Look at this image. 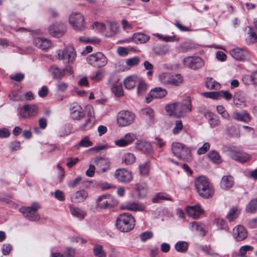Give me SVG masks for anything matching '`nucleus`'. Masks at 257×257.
<instances>
[{
  "label": "nucleus",
  "instance_id": "obj_15",
  "mask_svg": "<svg viewBox=\"0 0 257 257\" xmlns=\"http://www.w3.org/2000/svg\"><path fill=\"white\" fill-rule=\"evenodd\" d=\"M69 111L70 117L73 120H80L84 117L85 115L83 108L77 103L71 104Z\"/></svg>",
  "mask_w": 257,
  "mask_h": 257
},
{
  "label": "nucleus",
  "instance_id": "obj_48",
  "mask_svg": "<svg viewBox=\"0 0 257 257\" xmlns=\"http://www.w3.org/2000/svg\"><path fill=\"white\" fill-rule=\"evenodd\" d=\"M104 76V71L102 70H98L96 72L92 73L90 76V78L92 80L95 82H98L103 78Z\"/></svg>",
  "mask_w": 257,
  "mask_h": 257
},
{
  "label": "nucleus",
  "instance_id": "obj_41",
  "mask_svg": "<svg viewBox=\"0 0 257 257\" xmlns=\"http://www.w3.org/2000/svg\"><path fill=\"white\" fill-rule=\"evenodd\" d=\"M188 247V243L184 241H178L175 245V249L179 252H185Z\"/></svg>",
  "mask_w": 257,
  "mask_h": 257
},
{
  "label": "nucleus",
  "instance_id": "obj_29",
  "mask_svg": "<svg viewBox=\"0 0 257 257\" xmlns=\"http://www.w3.org/2000/svg\"><path fill=\"white\" fill-rule=\"evenodd\" d=\"M124 208L131 211H143L145 209V206L142 203L128 202L126 203Z\"/></svg>",
  "mask_w": 257,
  "mask_h": 257
},
{
  "label": "nucleus",
  "instance_id": "obj_31",
  "mask_svg": "<svg viewBox=\"0 0 257 257\" xmlns=\"http://www.w3.org/2000/svg\"><path fill=\"white\" fill-rule=\"evenodd\" d=\"M191 224L192 231H196L202 236L205 234V225L203 224L196 221H193Z\"/></svg>",
  "mask_w": 257,
  "mask_h": 257
},
{
  "label": "nucleus",
  "instance_id": "obj_2",
  "mask_svg": "<svg viewBox=\"0 0 257 257\" xmlns=\"http://www.w3.org/2000/svg\"><path fill=\"white\" fill-rule=\"evenodd\" d=\"M115 225L121 232H127L132 230L135 225V220L129 213L120 214L116 218Z\"/></svg>",
  "mask_w": 257,
  "mask_h": 257
},
{
  "label": "nucleus",
  "instance_id": "obj_18",
  "mask_svg": "<svg viewBox=\"0 0 257 257\" xmlns=\"http://www.w3.org/2000/svg\"><path fill=\"white\" fill-rule=\"evenodd\" d=\"M232 236L235 241H242L247 237V230L242 225H237L233 229Z\"/></svg>",
  "mask_w": 257,
  "mask_h": 257
},
{
  "label": "nucleus",
  "instance_id": "obj_43",
  "mask_svg": "<svg viewBox=\"0 0 257 257\" xmlns=\"http://www.w3.org/2000/svg\"><path fill=\"white\" fill-rule=\"evenodd\" d=\"M148 85L145 82L141 79L138 82L137 94L138 95H143L145 94L147 91Z\"/></svg>",
  "mask_w": 257,
  "mask_h": 257
},
{
  "label": "nucleus",
  "instance_id": "obj_3",
  "mask_svg": "<svg viewBox=\"0 0 257 257\" xmlns=\"http://www.w3.org/2000/svg\"><path fill=\"white\" fill-rule=\"evenodd\" d=\"M165 109L171 115L184 116L188 112L191 111V103L189 101L185 104L181 102L173 103L167 104Z\"/></svg>",
  "mask_w": 257,
  "mask_h": 257
},
{
  "label": "nucleus",
  "instance_id": "obj_61",
  "mask_svg": "<svg viewBox=\"0 0 257 257\" xmlns=\"http://www.w3.org/2000/svg\"><path fill=\"white\" fill-rule=\"evenodd\" d=\"M244 99L243 97H239L237 94H235L233 98V103L237 107H241L244 105Z\"/></svg>",
  "mask_w": 257,
  "mask_h": 257
},
{
  "label": "nucleus",
  "instance_id": "obj_28",
  "mask_svg": "<svg viewBox=\"0 0 257 257\" xmlns=\"http://www.w3.org/2000/svg\"><path fill=\"white\" fill-rule=\"evenodd\" d=\"M131 39L137 44H143L149 40L150 37L142 33H136L134 34Z\"/></svg>",
  "mask_w": 257,
  "mask_h": 257
},
{
  "label": "nucleus",
  "instance_id": "obj_52",
  "mask_svg": "<svg viewBox=\"0 0 257 257\" xmlns=\"http://www.w3.org/2000/svg\"><path fill=\"white\" fill-rule=\"evenodd\" d=\"M150 169L149 161H145L141 163L139 166L140 174L141 175H147L148 174Z\"/></svg>",
  "mask_w": 257,
  "mask_h": 257
},
{
  "label": "nucleus",
  "instance_id": "obj_17",
  "mask_svg": "<svg viewBox=\"0 0 257 257\" xmlns=\"http://www.w3.org/2000/svg\"><path fill=\"white\" fill-rule=\"evenodd\" d=\"M230 55L235 60L246 61L249 59L248 52L243 48H236L229 51Z\"/></svg>",
  "mask_w": 257,
  "mask_h": 257
},
{
  "label": "nucleus",
  "instance_id": "obj_47",
  "mask_svg": "<svg viewBox=\"0 0 257 257\" xmlns=\"http://www.w3.org/2000/svg\"><path fill=\"white\" fill-rule=\"evenodd\" d=\"M138 195L140 198H143L147 194V187L145 184L140 183L137 185Z\"/></svg>",
  "mask_w": 257,
  "mask_h": 257
},
{
  "label": "nucleus",
  "instance_id": "obj_4",
  "mask_svg": "<svg viewBox=\"0 0 257 257\" xmlns=\"http://www.w3.org/2000/svg\"><path fill=\"white\" fill-rule=\"evenodd\" d=\"M57 58L62 60L64 63H72L76 59V53L72 46H67L63 49L57 51Z\"/></svg>",
  "mask_w": 257,
  "mask_h": 257
},
{
  "label": "nucleus",
  "instance_id": "obj_22",
  "mask_svg": "<svg viewBox=\"0 0 257 257\" xmlns=\"http://www.w3.org/2000/svg\"><path fill=\"white\" fill-rule=\"evenodd\" d=\"M88 194L86 191L82 189L76 191L70 196V201L74 203L84 202L88 197Z\"/></svg>",
  "mask_w": 257,
  "mask_h": 257
},
{
  "label": "nucleus",
  "instance_id": "obj_36",
  "mask_svg": "<svg viewBox=\"0 0 257 257\" xmlns=\"http://www.w3.org/2000/svg\"><path fill=\"white\" fill-rule=\"evenodd\" d=\"M183 81V77L180 74H176L174 76H171L168 85L178 86L182 83Z\"/></svg>",
  "mask_w": 257,
  "mask_h": 257
},
{
  "label": "nucleus",
  "instance_id": "obj_39",
  "mask_svg": "<svg viewBox=\"0 0 257 257\" xmlns=\"http://www.w3.org/2000/svg\"><path fill=\"white\" fill-rule=\"evenodd\" d=\"M153 51L157 55H164L168 52L169 48L166 45L158 44L153 48Z\"/></svg>",
  "mask_w": 257,
  "mask_h": 257
},
{
  "label": "nucleus",
  "instance_id": "obj_14",
  "mask_svg": "<svg viewBox=\"0 0 257 257\" xmlns=\"http://www.w3.org/2000/svg\"><path fill=\"white\" fill-rule=\"evenodd\" d=\"M66 31L65 26L62 23L56 22L50 26L48 29L49 34L53 37H60Z\"/></svg>",
  "mask_w": 257,
  "mask_h": 257
},
{
  "label": "nucleus",
  "instance_id": "obj_53",
  "mask_svg": "<svg viewBox=\"0 0 257 257\" xmlns=\"http://www.w3.org/2000/svg\"><path fill=\"white\" fill-rule=\"evenodd\" d=\"M208 157L214 163L219 164L221 162L219 154L216 151H212L208 154Z\"/></svg>",
  "mask_w": 257,
  "mask_h": 257
},
{
  "label": "nucleus",
  "instance_id": "obj_44",
  "mask_svg": "<svg viewBox=\"0 0 257 257\" xmlns=\"http://www.w3.org/2000/svg\"><path fill=\"white\" fill-rule=\"evenodd\" d=\"M93 252L95 256L96 257H106V253L103 250L102 245L99 244H96L93 248Z\"/></svg>",
  "mask_w": 257,
  "mask_h": 257
},
{
  "label": "nucleus",
  "instance_id": "obj_45",
  "mask_svg": "<svg viewBox=\"0 0 257 257\" xmlns=\"http://www.w3.org/2000/svg\"><path fill=\"white\" fill-rule=\"evenodd\" d=\"M206 86L210 89L217 90L220 88V84L212 78H207L205 81Z\"/></svg>",
  "mask_w": 257,
  "mask_h": 257
},
{
  "label": "nucleus",
  "instance_id": "obj_13",
  "mask_svg": "<svg viewBox=\"0 0 257 257\" xmlns=\"http://www.w3.org/2000/svg\"><path fill=\"white\" fill-rule=\"evenodd\" d=\"M114 177L117 180L121 183H128L133 179L131 172L125 169H118L114 173Z\"/></svg>",
  "mask_w": 257,
  "mask_h": 257
},
{
  "label": "nucleus",
  "instance_id": "obj_60",
  "mask_svg": "<svg viewBox=\"0 0 257 257\" xmlns=\"http://www.w3.org/2000/svg\"><path fill=\"white\" fill-rule=\"evenodd\" d=\"M191 49V47L189 43H184L181 44L177 48V51L179 53H186Z\"/></svg>",
  "mask_w": 257,
  "mask_h": 257
},
{
  "label": "nucleus",
  "instance_id": "obj_11",
  "mask_svg": "<svg viewBox=\"0 0 257 257\" xmlns=\"http://www.w3.org/2000/svg\"><path fill=\"white\" fill-rule=\"evenodd\" d=\"M230 156L234 160L241 163H245L251 159V156L244 152H237L234 147H229Z\"/></svg>",
  "mask_w": 257,
  "mask_h": 257
},
{
  "label": "nucleus",
  "instance_id": "obj_64",
  "mask_svg": "<svg viewBox=\"0 0 257 257\" xmlns=\"http://www.w3.org/2000/svg\"><path fill=\"white\" fill-rule=\"evenodd\" d=\"M183 125L181 120H177L175 122V125L173 129V133L174 134H178L183 128Z\"/></svg>",
  "mask_w": 257,
  "mask_h": 257
},
{
  "label": "nucleus",
  "instance_id": "obj_9",
  "mask_svg": "<svg viewBox=\"0 0 257 257\" xmlns=\"http://www.w3.org/2000/svg\"><path fill=\"white\" fill-rule=\"evenodd\" d=\"M38 111V107L37 105L27 104L20 109L19 114L23 118L29 119L36 116Z\"/></svg>",
  "mask_w": 257,
  "mask_h": 257
},
{
  "label": "nucleus",
  "instance_id": "obj_7",
  "mask_svg": "<svg viewBox=\"0 0 257 257\" xmlns=\"http://www.w3.org/2000/svg\"><path fill=\"white\" fill-rule=\"evenodd\" d=\"M86 60L90 65L96 67L104 66L107 63L106 57L101 52L90 54L87 57Z\"/></svg>",
  "mask_w": 257,
  "mask_h": 257
},
{
  "label": "nucleus",
  "instance_id": "obj_33",
  "mask_svg": "<svg viewBox=\"0 0 257 257\" xmlns=\"http://www.w3.org/2000/svg\"><path fill=\"white\" fill-rule=\"evenodd\" d=\"M240 209L236 206L231 208L226 215V218L230 221H232L235 219L240 213Z\"/></svg>",
  "mask_w": 257,
  "mask_h": 257
},
{
  "label": "nucleus",
  "instance_id": "obj_32",
  "mask_svg": "<svg viewBox=\"0 0 257 257\" xmlns=\"http://www.w3.org/2000/svg\"><path fill=\"white\" fill-rule=\"evenodd\" d=\"M49 70L54 78L61 79L65 75V70L61 69L57 66H52Z\"/></svg>",
  "mask_w": 257,
  "mask_h": 257
},
{
  "label": "nucleus",
  "instance_id": "obj_35",
  "mask_svg": "<svg viewBox=\"0 0 257 257\" xmlns=\"http://www.w3.org/2000/svg\"><path fill=\"white\" fill-rule=\"evenodd\" d=\"M70 212L73 216L81 219H83L86 215L83 210L76 207H71Z\"/></svg>",
  "mask_w": 257,
  "mask_h": 257
},
{
  "label": "nucleus",
  "instance_id": "obj_20",
  "mask_svg": "<svg viewBox=\"0 0 257 257\" xmlns=\"http://www.w3.org/2000/svg\"><path fill=\"white\" fill-rule=\"evenodd\" d=\"M136 139V136L132 133L126 134L121 139L116 140L115 144L119 147L127 146L132 143Z\"/></svg>",
  "mask_w": 257,
  "mask_h": 257
},
{
  "label": "nucleus",
  "instance_id": "obj_12",
  "mask_svg": "<svg viewBox=\"0 0 257 257\" xmlns=\"http://www.w3.org/2000/svg\"><path fill=\"white\" fill-rule=\"evenodd\" d=\"M69 22L76 30H81L84 27V19L79 13L72 14L69 18Z\"/></svg>",
  "mask_w": 257,
  "mask_h": 257
},
{
  "label": "nucleus",
  "instance_id": "obj_40",
  "mask_svg": "<svg viewBox=\"0 0 257 257\" xmlns=\"http://www.w3.org/2000/svg\"><path fill=\"white\" fill-rule=\"evenodd\" d=\"M247 212L254 213L257 211V198L251 199L246 206Z\"/></svg>",
  "mask_w": 257,
  "mask_h": 257
},
{
  "label": "nucleus",
  "instance_id": "obj_5",
  "mask_svg": "<svg viewBox=\"0 0 257 257\" xmlns=\"http://www.w3.org/2000/svg\"><path fill=\"white\" fill-rule=\"evenodd\" d=\"M135 117V114L130 111L121 110L117 115V123L119 126H128L134 121Z\"/></svg>",
  "mask_w": 257,
  "mask_h": 257
},
{
  "label": "nucleus",
  "instance_id": "obj_55",
  "mask_svg": "<svg viewBox=\"0 0 257 257\" xmlns=\"http://www.w3.org/2000/svg\"><path fill=\"white\" fill-rule=\"evenodd\" d=\"M140 61V59L138 57H134L127 59L125 61L126 65L130 67H132L137 66Z\"/></svg>",
  "mask_w": 257,
  "mask_h": 257
},
{
  "label": "nucleus",
  "instance_id": "obj_27",
  "mask_svg": "<svg viewBox=\"0 0 257 257\" xmlns=\"http://www.w3.org/2000/svg\"><path fill=\"white\" fill-rule=\"evenodd\" d=\"M233 184V178L230 175L223 176L220 182V187L224 190H227L231 188Z\"/></svg>",
  "mask_w": 257,
  "mask_h": 257
},
{
  "label": "nucleus",
  "instance_id": "obj_21",
  "mask_svg": "<svg viewBox=\"0 0 257 257\" xmlns=\"http://www.w3.org/2000/svg\"><path fill=\"white\" fill-rule=\"evenodd\" d=\"M137 150L145 154H151L153 152L151 144L148 142L138 140L135 145Z\"/></svg>",
  "mask_w": 257,
  "mask_h": 257
},
{
  "label": "nucleus",
  "instance_id": "obj_1",
  "mask_svg": "<svg viewBox=\"0 0 257 257\" xmlns=\"http://www.w3.org/2000/svg\"><path fill=\"white\" fill-rule=\"evenodd\" d=\"M195 187L199 196L204 198H211L214 193L212 185L204 176H200L195 180Z\"/></svg>",
  "mask_w": 257,
  "mask_h": 257
},
{
  "label": "nucleus",
  "instance_id": "obj_34",
  "mask_svg": "<svg viewBox=\"0 0 257 257\" xmlns=\"http://www.w3.org/2000/svg\"><path fill=\"white\" fill-rule=\"evenodd\" d=\"M185 145L178 142H174L171 145V150L173 154L178 158Z\"/></svg>",
  "mask_w": 257,
  "mask_h": 257
},
{
  "label": "nucleus",
  "instance_id": "obj_46",
  "mask_svg": "<svg viewBox=\"0 0 257 257\" xmlns=\"http://www.w3.org/2000/svg\"><path fill=\"white\" fill-rule=\"evenodd\" d=\"M226 134L231 137H238L239 130L238 127L234 125L228 126L225 130Z\"/></svg>",
  "mask_w": 257,
  "mask_h": 257
},
{
  "label": "nucleus",
  "instance_id": "obj_24",
  "mask_svg": "<svg viewBox=\"0 0 257 257\" xmlns=\"http://www.w3.org/2000/svg\"><path fill=\"white\" fill-rule=\"evenodd\" d=\"M34 44L42 50H47L51 46V41L44 38L37 37L34 40Z\"/></svg>",
  "mask_w": 257,
  "mask_h": 257
},
{
  "label": "nucleus",
  "instance_id": "obj_26",
  "mask_svg": "<svg viewBox=\"0 0 257 257\" xmlns=\"http://www.w3.org/2000/svg\"><path fill=\"white\" fill-rule=\"evenodd\" d=\"M140 78L137 75H131L126 77L123 81L124 87L126 89H131L134 88L137 83L140 81Z\"/></svg>",
  "mask_w": 257,
  "mask_h": 257
},
{
  "label": "nucleus",
  "instance_id": "obj_57",
  "mask_svg": "<svg viewBox=\"0 0 257 257\" xmlns=\"http://www.w3.org/2000/svg\"><path fill=\"white\" fill-rule=\"evenodd\" d=\"M76 250L75 248L68 247L62 252L63 257H75Z\"/></svg>",
  "mask_w": 257,
  "mask_h": 257
},
{
  "label": "nucleus",
  "instance_id": "obj_56",
  "mask_svg": "<svg viewBox=\"0 0 257 257\" xmlns=\"http://www.w3.org/2000/svg\"><path fill=\"white\" fill-rule=\"evenodd\" d=\"M171 75L168 73H163L159 75V80L165 85H168Z\"/></svg>",
  "mask_w": 257,
  "mask_h": 257
},
{
  "label": "nucleus",
  "instance_id": "obj_58",
  "mask_svg": "<svg viewBox=\"0 0 257 257\" xmlns=\"http://www.w3.org/2000/svg\"><path fill=\"white\" fill-rule=\"evenodd\" d=\"M51 195L60 201H63L65 199L64 193L60 190H56L54 192H51Z\"/></svg>",
  "mask_w": 257,
  "mask_h": 257
},
{
  "label": "nucleus",
  "instance_id": "obj_59",
  "mask_svg": "<svg viewBox=\"0 0 257 257\" xmlns=\"http://www.w3.org/2000/svg\"><path fill=\"white\" fill-rule=\"evenodd\" d=\"M217 112L221 115V116L226 119H229L230 117L225 108L222 105H218L216 107Z\"/></svg>",
  "mask_w": 257,
  "mask_h": 257
},
{
  "label": "nucleus",
  "instance_id": "obj_63",
  "mask_svg": "<svg viewBox=\"0 0 257 257\" xmlns=\"http://www.w3.org/2000/svg\"><path fill=\"white\" fill-rule=\"evenodd\" d=\"M253 250V247L251 246L245 245L242 246L240 247L239 250V255L240 256H244V254L247 252L249 251H252Z\"/></svg>",
  "mask_w": 257,
  "mask_h": 257
},
{
  "label": "nucleus",
  "instance_id": "obj_10",
  "mask_svg": "<svg viewBox=\"0 0 257 257\" xmlns=\"http://www.w3.org/2000/svg\"><path fill=\"white\" fill-rule=\"evenodd\" d=\"M183 62L184 65L193 70L199 69L204 65L203 60L199 57H186Z\"/></svg>",
  "mask_w": 257,
  "mask_h": 257
},
{
  "label": "nucleus",
  "instance_id": "obj_51",
  "mask_svg": "<svg viewBox=\"0 0 257 257\" xmlns=\"http://www.w3.org/2000/svg\"><path fill=\"white\" fill-rule=\"evenodd\" d=\"M95 119L87 117L85 122L80 126V129L85 131L91 128L95 123Z\"/></svg>",
  "mask_w": 257,
  "mask_h": 257
},
{
  "label": "nucleus",
  "instance_id": "obj_30",
  "mask_svg": "<svg viewBox=\"0 0 257 257\" xmlns=\"http://www.w3.org/2000/svg\"><path fill=\"white\" fill-rule=\"evenodd\" d=\"M232 117L235 120L245 122H248L250 120L249 114L245 111L242 112H233L232 114Z\"/></svg>",
  "mask_w": 257,
  "mask_h": 257
},
{
  "label": "nucleus",
  "instance_id": "obj_8",
  "mask_svg": "<svg viewBox=\"0 0 257 257\" xmlns=\"http://www.w3.org/2000/svg\"><path fill=\"white\" fill-rule=\"evenodd\" d=\"M107 83L111 85V91L115 96L120 97L123 95L122 85L117 76L111 75L108 79Z\"/></svg>",
  "mask_w": 257,
  "mask_h": 257
},
{
  "label": "nucleus",
  "instance_id": "obj_16",
  "mask_svg": "<svg viewBox=\"0 0 257 257\" xmlns=\"http://www.w3.org/2000/svg\"><path fill=\"white\" fill-rule=\"evenodd\" d=\"M167 94L165 89L161 87H156L152 89L149 92L148 96L146 98L147 103H150L153 98L160 99L165 97Z\"/></svg>",
  "mask_w": 257,
  "mask_h": 257
},
{
  "label": "nucleus",
  "instance_id": "obj_23",
  "mask_svg": "<svg viewBox=\"0 0 257 257\" xmlns=\"http://www.w3.org/2000/svg\"><path fill=\"white\" fill-rule=\"evenodd\" d=\"M20 211L22 213L26 218L32 221H37L40 220V215L34 210L30 208H25V207L20 208Z\"/></svg>",
  "mask_w": 257,
  "mask_h": 257
},
{
  "label": "nucleus",
  "instance_id": "obj_50",
  "mask_svg": "<svg viewBox=\"0 0 257 257\" xmlns=\"http://www.w3.org/2000/svg\"><path fill=\"white\" fill-rule=\"evenodd\" d=\"M205 116L207 118H209V124L211 127H215L216 126H217L220 123L219 120L216 118L214 117L213 116V114L210 112H207L205 113Z\"/></svg>",
  "mask_w": 257,
  "mask_h": 257
},
{
  "label": "nucleus",
  "instance_id": "obj_25",
  "mask_svg": "<svg viewBox=\"0 0 257 257\" xmlns=\"http://www.w3.org/2000/svg\"><path fill=\"white\" fill-rule=\"evenodd\" d=\"M186 211L188 216L194 219L198 218L203 212L200 206L199 205L188 206L186 209Z\"/></svg>",
  "mask_w": 257,
  "mask_h": 257
},
{
  "label": "nucleus",
  "instance_id": "obj_54",
  "mask_svg": "<svg viewBox=\"0 0 257 257\" xmlns=\"http://www.w3.org/2000/svg\"><path fill=\"white\" fill-rule=\"evenodd\" d=\"M178 158L185 160H189L191 158L190 150L185 146L180 154V156H179Z\"/></svg>",
  "mask_w": 257,
  "mask_h": 257
},
{
  "label": "nucleus",
  "instance_id": "obj_42",
  "mask_svg": "<svg viewBox=\"0 0 257 257\" xmlns=\"http://www.w3.org/2000/svg\"><path fill=\"white\" fill-rule=\"evenodd\" d=\"M214 223L216 225L218 229L228 231L229 228L225 220L222 218H216L214 221Z\"/></svg>",
  "mask_w": 257,
  "mask_h": 257
},
{
  "label": "nucleus",
  "instance_id": "obj_38",
  "mask_svg": "<svg viewBox=\"0 0 257 257\" xmlns=\"http://www.w3.org/2000/svg\"><path fill=\"white\" fill-rule=\"evenodd\" d=\"M162 200L171 201L172 199L169 195L165 193L160 192L157 193L153 198L152 202L154 203L160 202Z\"/></svg>",
  "mask_w": 257,
  "mask_h": 257
},
{
  "label": "nucleus",
  "instance_id": "obj_49",
  "mask_svg": "<svg viewBox=\"0 0 257 257\" xmlns=\"http://www.w3.org/2000/svg\"><path fill=\"white\" fill-rule=\"evenodd\" d=\"M136 161V157L133 154L127 153L123 155L122 161L126 165H131Z\"/></svg>",
  "mask_w": 257,
  "mask_h": 257
},
{
  "label": "nucleus",
  "instance_id": "obj_6",
  "mask_svg": "<svg viewBox=\"0 0 257 257\" xmlns=\"http://www.w3.org/2000/svg\"><path fill=\"white\" fill-rule=\"evenodd\" d=\"M117 204V200L109 194L101 195L97 198L96 201V206L100 209L112 208Z\"/></svg>",
  "mask_w": 257,
  "mask_h": 257
},
{
  "label": "nucleus",
  "instance_id": "obj_19",
  "mask_svg": "<svg viewBox=\"0 0 257 257\" xmlns=\"http://www.w3.org/2000/svg\"><path fill=\"white\" fill-rule=\"evenodd\" d=\"M95 163L97 167L96 172L98 173L105 172L110 166L109 161L107 158H97L95 160Z\"/></svg>",
  "mask_w": 257,
  "mask_h": 257
},
{
  "label": "nucleus",
  "instance_id": "obj_62",
  "mask_svg": "<svg viewBox=\"0 0 257 257\" xmlns=\"http://www.w3.org/2000/svg\"><path fill=\"white\" fill-rule=\"evenodd\" d=\"M82 180L81 176H78L75 179L71 180L68 182V186L70 188H74L77 186Z\"/></svg>",
  "mask_w": 257,
  "mask_h": 257
},
{
  "label": "nucleus",
  "instance_id": "obj_37",
  "mask_svg": "<svg viewBox=\"0 0 257 257\" xmlns=\"http://www.w3.org/2000/svg\"><path fill=\"white\" fill-rule=\"evenodd\" d=\"M143 114L146 116V118L148 121V123L149 125L153 124L154 120V111L150 108L147 107L143 110Z\"/></svg>",
  "mask_w": 257,
  "mask_h": 257
}]
</instances>
